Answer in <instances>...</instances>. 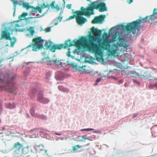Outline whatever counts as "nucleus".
<instances>
[{
    "mask_svg": "<svg viewBox=\"0 0 157 157\" xmlns=\"http://www.w3.org/2000/svg\"><path fill=\"white\" fill-rule=\"evenodd\" d=\"M128 25V23L126 26L119 25L112 27L110 29L108 35L106 33H104L103 37L104 39L102 42L100 38L101 31L93 27L91 30L94 36L90 35L89 39L86 36L79 39V50L80 45H82L90 52L98 56L100 59L103 57L104 49L117 53L119 47L127 48L129 46L127 44L126 38L132 31Z\"/></svg>",
    "mask_w": 157,
    "mask_h": 157,
    "instance_id": "nucleus-1",
    "label": "nucleus"
},
{
    "mask_svg": "<svg viewBox=\"0 0 157 157\" xmlns=\"http://www.w3.org/2000/svg\"><path fill=\"white\" fill-rule=\"evenodd\" d=\"M45 46L47 48H50V50L52 52H55L56 50H60L62 48L66 49L68 48V50L69 51L66 53V55L69 57H71L72 59H75L77 61H78V59L75 58V57L71 55V52L70 51L71 49L69 48L75 46L76 48V49H75L72 51L74 54H78V39L75 40H66L64 44H54L51 41L46 42L45 44Z\"/></svg>",
    "mask_w": 157,
    "mask_h": 157,
    "instance_id": "nucleus-2",
    "label": "nucleus"
},
{
    "mask_svg": "<svg viewBox=\"0 0 157 157\" xmlns=\"http://www.w3.org/2000/svg\"><path fill=\"white\" fill-rule=\"evenodd\" d=\"M147 21L151 22V24L157 22V15L153 14L147 16L144 18H140L136 21L128 23L130 28L133 34L138 33L142 28V24Z\"/></svg>",
    "mask_w": 157,
    "mask_h": 157,
    "instance_id": "nucleus-3",
    "label": "nucleus"
},
{
    "mask_svg": "<svg viewBox=\"0 0 157 157\" xmlns=\"http://www.w3.org/2000/svg\"><path fill=\"white\" fill-rule=\"evenodd\" d=\"M32 41V44L27 47H32L33 51H36L43 48L44 40L41 37L34 38L33 39Z\"/></svg>",
    "mask_w": 157,
    "mask_h": 157,
    "instance_id": "nucleus-4",
    "label": "nucleus"
},
{
    "mask_svg": "<svg viewBox=\"0 0 157 157\" xmlns=\"http://www.w3.org/2000/svg\"><path fill=\"white\" fill-rule=\"evenodd\" d=\"M1 39L10 40L11 47H13L16 41V39L15 37L12 38L10 37V33L7 30H4L2 32Z\"/></svg>",
    "mask_w": 157,
    "mask_h": 157,
    "instance_id": "nucleus-5",
    "label": "nucleus"
},
{
    "mask_svg": "<svg viewBox=\"0 0 157 157\" xmlns=\"http://www.w3.org/2000/svg\"><path fill=\"white\" fill-rule=\"evenodd\" d=\"M13 81V77L11 78V82H7V86L5 87L6 90L8 92L16 94L17 93L16 88L13 86L12 83Z\"/></svg>",
    "mask_w": 157,
    "mask_h": 157,
    "instance_id": "nucleus-6",
    "label": "nucleus"
},
{
    "mask_svg": "<svg viewBox=\"0 0 157 157\" xmlns=\"http://www.w3.org/2000/svg\"><path fill=\"white\" fill-rule=\"evenodd\" d=\"M102 0H98L93 2L91 4H89L88 9L91 11V14H94V9L98 10L99 9V3Z\"/></svg>",
    "mask_w": 157,
    "mask_h": 157,
    "instance_id": "nucleus-7",
    "label": "nucleus"
},
{
    "mask_svg": "<svg viewBox=\"0 0 157 157\" xmlns=\"http://www.w3.org/2000/svg\"><path fill=\"white\" fill-rule=\"evenodd\" d=\"M106 17L105 15H100L98 17H95L92 21V23L102 24L104 21V19Z\"/></svg>",
    "mask_w": 157,
    "mask_h": 157,
    "instance_id": "nucleus-8",
    "label": "nucleus"
},
{
    "mask_svg": "<svg viewBox=\"0 0 157 157\" xmlns=\"http://www.w3.org/2000/svg\"><path fill=\"white\" fill-rule=\"evenodd\" d=\"M93 71V70L92 69H88L85 65L82 67H79V73L81 74H88Z\"/></svg>",
    "mask_w": 157,
    "mask_h": 157,
    "instance_id": "nucleus-9",
    "label": "nucleus"
},
{
    "mask_svg": "<svg viewBox=\"0 0 157 157\" xmlns=\"http://www.w3.org/2000/svg\"><path fill=\"white\" fill-rule=\"evenodd\" d=\"M81 10H79V16L85 15L86 16H90L91 14V11L88 9V7L86 9L82 7L81 8Z\"/></svg>",
    "mask_w": 157,
    "mask_h": 157,
    "instance_id": "nucleus-10",
    "label": "nucleus"
},
{
    "mask_svg": "<svg viewBox=\"0 0 157 157\" xmlns=\"http://www.w3.org/2000/svg\"><path fill=\"white\" fill-rule=\"evenodd\" d=\"M37 100L38 101L44 104L47 103L49 101L48 99L44 97L43 94L40 92L38 93V96L37 97Z\"/></svg>",
    "mask_w": 157,
    "mask_h": 157,
    "instance_id": "nucleus-11",
    "label": "nucleus"
},
{
    "mask_svg": "<svg viewBox=\"0 0 157 157\" xmlns=\"http://www.w3.org/2000/svg\"><path fill=\"white\" fill-rule=\"evenodd\" d=\"M48 65H52L53 64H55L56 65H62V63L61 62V61L58 60L57 59H49V62H47Z\"/></svg>",
    "mask_w": 157,
    "mask_h": 157,
    "instance_id": "nucleus-12",
    "label": "nucleus"
},
{
    "mask_svg": "<svg viewBox=\"0 0 157 157\" xmlns=\"http://www.w3.org/2000/svg\"><path fill=\"white\" fill-rule=\"evenodd\" d=\"M140 72V78H144L147 79L149 78L150 76L147 75L148 73V71L147 70H139Z\"/></svg>",
    "mask_w": 157,
    "mask_h": 157,
    "instance_id": "nucleus-13",
    "label": "nucleus"
},
{
    "mask_svg": "<svg viewBox=\"0 0 157 157\" xmlns=\"http://www.w3.org/2000/svg\"><path fill=\"white\" fill-rule=\"evenodd\" d=\"M74 18H75L76 22L78 24V10H76L75 12L73 14L70 16L67 19V20H69Z\"/></svg>",
    "mask_w": 157,
    "mask_h": 157,
    "instance_id": "nucleus-14",
    "label": "nucleus"
},
{
    "mask_svg": "<svg viewBox=\"0 0 157 157\" xmlns=\"http://www.w3.org/2000/svg\"><path fill=\"white\" fill-rule=\"evenodd\" d=\"M140 72L139 70L137 71H129V72L126 75L129 76L130 77H135L136 78L140 77Z\"/></svg>",
    "mask_w": 157,
    "mask_h": 157,
    "instance_id": "nucleus-15",
    "label": "nucleus"
},
{
    "mask_svg": "<svg viewBox=\"0 0 157 157\" xmlns=\"http://www.w3.org/2000/svg\"><path fill=\"white\" fill-rule=\"evenodd\" d=\"M99 11L100 12H103L105 11H107V7L106 6V4L104 2H102L100 3L99 5Z\"/></svg>",
    "mask_w": 157,
    "mask_h": 157,
    "instance_id": "nucleus-16",
    "label": "nucleus"
},
{
    "mask_svg": "<svg viewBox=\"0 0 157 157\" xmlns=\"http://www.w3.org/2000/svg\"><path fill=\"white\" fill-rule=\"evenodd\" d=\"M20 4L21 6H22L24 8H26L27 9H29L30 8H33V6L29 5V3L24 2L23 1H20Z\"/></svg>",
    "mask_w": 157,
    "mask_h": 157,
    "instance_id": "nucleus-17",
    "label": "nucleus"
},
{
    "mask_svg": "<svg viewBox=\"0 0 157 157\" xmlns=\"http://www.w3.org/2000/svg\"><path fill=\"white\" fill-rule=\"evenodd\" d=\"M68 65L72 67V70L74 71H77L78 70V65L74 63L71 62L70 61L67 62Z\"/></svg>",
    "mask_w": 157,
    "mask_h": 157,
    "instance_id": "nucleus-18",
    "label": "nucleus"
},
{
    "mask_svg": "<svg viewBox=\"0 0 157 157\" xmlns=\"http://www.w3.org/2000/svg\"><path fill=\"white\" fill-rule=\"evenodd\" d=\"M87 19L82 16H79V25L82 26L87 22Z\"/></svg>",
    "mask_w": 157,
    "mask_h": 157,
    "instance_id": "nucleus-19",
    "label": "nucleus"
},
{
    "mask_svg": "<svg viewBox=\"0 0 157 157\" xmlns=\"http://www.w3.org/2000/svg\"><path fill=\"white\" fill-rule=\"evenodd\" d=\"M13 147L14 149L17 150L19 151L23 148V145L22 144L17 142L16 143L13 145Z\"/></svg>",
    "mask_w": 157,
    "mask_h": 157,
    "instance_id": "nucleus-20",
    "label": "nucleus"
},
{
    "mask_svg": "<svg viewBox=\"0 0 157 157\" xmlns=\"http://www.w3.org/2000/svg\"><path fill=\"white\" fill-rule=\"evenodd\" d=\"M39 152L42 154L45 155L46 154L47 151L45 149L44 147L42 145H40L38 146Z\"/></svg>",
    "mask_w": 157,
    "mask_h": 157,
    "instance_id": "nucleus-21",
    "label": "nucleus"
},
{
    "mask_svg": "<svg viewBox=\"0 0 157 157\" xmlns=\"http://www.w3.org/2000/svg\"><path fill=\"white\" fill-rule=\"evenodd\" d=\"M13 26H14L13 31H15L16 32L19 31L20 30V28L21 27V25L13 23L12 25Z\"/></svg>",
    "mask_w": 157,
    "mask_h": 157,
    "instance_id": "nucleus-22",
    "label": "nucleus"
},
{
    "mask_svg": "<svg viewBox=\"0 0 157 157\" xmlns=\"http://www.w3.org/2000/svg\"><path fill=\"white\" fill-rule=\"evenodd\" d=\"M6 105L7 108L10 109H13L15 107V105L14 103L11 104L10 103H8L6 104Z\"/></svg>",
    "mask_w": 157,
    "mask_h": 157,
    "instance_id": "nucleus-23",
    "label": "nucleus"
},
{
    "mask_svg": "<svg viewBox=\"0 0 157 157\" xmlns=\"http://www.w3.org/2000/svg\"><path fill=\"white\" fill-rule=\"evenodd\" d=\"M34 10L36 11H38L40 13H41L42 12V9L40 7H34Z\"/></svg>",
    "mask_w": 157,
    "mask_h": 157,
    "instance_id": "nucleus-24",
    "label": "nucleus"
},
{
    "mask_svg": "<svg viewBox=\"0 0 157 157\" xmlns=\"http://www.w3.org/2000/svg\"><path fill=\"white\" fill-rule=\"evenodd\" d=\"M28 30L32 35H33L35 33V31L33 27H30Z\"/></svg>",
    "mask_w": 157,
    "mask_h": 157,
    "instance_id": "nucleus-25",
    "label": "nucleus"
},
{
    "mask_svg": "<svg viewBox=\"0 0 157 157\" xmlns=\"http://www.w3.org/2000/svg\"><path fill=\"white\" fill-rule=\"evenodd\" d=\"M28 15V14L26 13H24L22 15H19L18 17V18L19 19H21L22 17L25 18L26 16Z\"/></svg>",
    "mask_w": 157,
    "mask_h": 157,
    "instance_id": "nucleus-26",
    "label": "nucleus"
},
{
    "mask_svg": "<svg viewBox=\"0 0 157 157\" xmlns=\"http://www.w3.org/2000/svg\"><path fill=\"white\" fill-rule=\"evenodd\" d=\"M50 6V5L48 4L46 5H45L44 3L42 4L41 5L40 7L42 9H44L45 8H46L47 7H49Z\"/></svg>",
    "mask_w": 157,
    "mask_h": 157,
    "instance_id": "nucleus-27",
    "label": "nucleus"
},
{
    "mask_svg": "<svg viewBox=\"0 0 157 157\" xmlns=\"http://www.w3.org/2000/svg\"><path fill=\"white\" fill-rule=\"evenodd\" d=\"M30 113L31 115L33 117H37L38 116L35 113L33 109L31 110Z\"/></svg>",
    "mask_w": 157,
    "mask_h": 157,
    "instance_id": "nucleus-28",
    "label": "nucleus"
},
{
    "mask_svg": "<svg viewBox=\"0 0 157 157\" xmlns=\"http://www.w3.org/2000/svg\"><path fill=\"white\" fill-rule=\"evenodd\" d=\"M78 148V145H77L73 147V149L71 150V151H77Z\"/></svg>",
    "mask_w": 157,
    "mask_h": 157,
    "instance_id": "nucleus-29",
    "label": "nucleus"
},
{
    "mask_svg": "<svg viewBox=\"0 0 157 157\" xmlns=\"http://www.w3.org/2000/svg\"><path fill=\"white\" fill-rule=\"evenodd\" d=\"M12 1L14 5H18L19 6H21L20 4V2H18L17 1L15 0H12Z\"/></svg>",
    "mask_w": 157,
    "mask_h": 157,
    "instance_id": "nucleus-30",
    "label": "nucleus"
},
{
    "mask_svg": "<svg viewBox=\"0 0 157 157\" xmlns=\"http://www.w3.org/2000/svg\"><path fill=\"white\" fill-rule=\"evenodd\" d=\"M101 79V78H99L98 79H97L96 81L95 82L94 84V86H97L98 84V82H100Z\"/></svg>",
    "mask_w": 157,
    "mask_h": 157,
    "instance_id": "nucleus-31",
    "label": "nucleus"
},
{
    "mask_svg": "<svg viewBox=\"0 0 157 157\" xmlns=\"http://www.w3.org/2000/svg\"><path fill=\"white\" fill-rule=\"evenodd\" d=\"M51 27H49L46 28V29H45L44 31L46 33L50 32L51 30Z\"/></svg>",
    "mask_w": 157,
    "mask_h": 157,
    "instance_id": "nucleus-32",
    "label": "nucleus"
},
{
    "mask_svg": "<svg viewBox=\"0 0 157 157\" xmlns=\"http://www.w3.org/2000/svg\"><path fill=\"white\" fill-rule=\"evenodd\" d=\"M55 3V1H53L51 3V4L49 5L50 6H51L52 8L54 9L55 8V6L54 5V4Z\"/></svg>",
    "mask_w": 157,
    "mask_h": 157,
    "instance_id": "nucleus-33",
    "label": "nucleus"
},
{
    "mask_svg": "<svg viewBox=\"0 0 157 157\" xmlns=\"http://www.w3.org/2000/svg\"><path fill=\"white\" fill-rule=\"evenodd\" d=\"M133 81L134 83H136L139 85H140V82L136 80L133 79Z\"/></svg>",
    "mask_w": 157,
    "mask_h": 157,
    "instance_id": "nucleus-34",
    "label": "nucleus"
},
{
    "mask_svg": "<svg viewBox=\"0 0 157 157\" xmlns=\"http://www.w3.org/2000/svg\"><path fill=\"white\" fill-rule=\"evenodd\" d=\"M82 137L84 139H87V140H90V139L88 138L87 137V135H84L83 136H82Z\"/></svg>",
    "mask_w": 157,
    "mask_h": 157,
    "instance_id": "nucleus-35",
    "label": "nucleus"
},
{
    "mask_svg": "<svg viewBox=\"0 0 157 157\" xmlns=\"http://www.w3.org/2000/svg\"><path fill=\"white\" fill-rule=\"evenodd\" d=\"M151 89H153L155 86V84L153 85L151 84H150L148 86Z\"/></svg>",
    "mask_w": 157,
    "mask_h": 157,
    "instance_id": "nucleus-36",
    "label": "nucleus"
},
{
    "mask_svg": "<svg viewBox=\"0 0 157 157\" xmlns=\"http://www.w3.org/2000/svg\"><path fill=\"white\" fill-rule=\"evenodd\" d=\"M54 8L56 9L57 11H59L60 9V7L58 5H56Z\"/></svg>",
    "mask_w": 157,
    "mask_h": 157,
    "instance_id": "nucleus-37",
    "label": "nucleus"
},
{
    "mask_svg": "<svg viewBox=\"0 0 157 157\" xmlns=\"http://www.w3.org/2000/svg\"><path fill=\"white\" fill-rule=\"evenodd\" d=\"M157 11V9L155 8L153 10V14L157 15V13L156 12Z\"/></svg>",
    "mask_w": 157,
    "mask_h": 157,
    "instance_id": "nucleus-38",
    "label": "nucleus"
},
{
    "mask_svg": "<svg viewBox=\"0 0 157 157\" xmlns=\"http://www.w3.org/2000/svg\"><path fill=\"white\" fill-rule=\"evenodd\" d=\"M72 5L71 4H68L67 5L66 7L67 8L70 9L71 8Z\"/></svg>",
    "mask_w": 157,
    "mask_h": 157,
    "instance_id": "nucleus-39",
    "label": "nucleus"
},
{
    "mask_svg": "<svg viewBox=\"0 0 157 157\" xmlns=\"http://www.w3.org/2000/svg\"><path fill=\"white\" fill-rule=\"evenodd\" d=\"M94 130V129L92 128H85V130L86 131H93Z\"/></svg>",
    "mask_w": 157,
    "mask_h": 157,
    "instance_id": "nucleus-40",
    "label": "nucleus"
},
{
    "mask_svg": "<svg viewBox=\"0 0 157 157\" xmlns=\"http://www.w3.org/2000/svg\"><path fill=\"white\" fill-rule=\"evenodd\" d=\"M62 88H63V87L61 86H59L58 87V88H59V89L60 90H61V91H65V89H63L62 90Z\"/></svg>",
    "mask_w": 157,
    "mask_h": 157,
    "instance_id": "nucleus-41",
    "label": "nucleus"
},
{
    "mask_svg": "<svg viewBox=\"0 0 157 157\" xmlns=\"http://www.w3.org/2000/svg\"><path fill=\"white\" fill-rule=\"evenodd\" d=\"M110 78H111L115 80H117V79L114 76H111L109 77Z\"/></svg>",
    "mask_w": 157,
    "mask_h": 157,
    "instance_id": "nucleus-42",
    "label": "nucleus"
},
{
    "mask_svg": "<svg viewBox=\"0 0 157 157\" xmlns=\"http://www.w3.org/2000/svg\"><path fill=\"white\" fill-rule=\"evenodd\" d=\"M138 115V113H135L133 114V118H135V117H137Z\"/></svg>",
    "mask_w": 157,
    "mask_h": 157,
    "instance_id": "nucleus-43",
    "label": "nucleus"
},
{
    "mask_svg": "<svg viewBox=\"0 0 157 157\" xmlns=\"http://www.w3.org/2000/svg\"><path fill=\"white\" fill-rule=\"evenodd\" d=\"M127 2L129 4H130L133 2V0H127Z\"/></svg>",
    "mask_w": 157,
    "mask_h": 157,
    "instance_id": "nucleus-44",
    "label": "nucleus"
},
{
    "mask_svg": "<svg viewBox=\"0 0 157 157\" xmlns=\"http://www.w3.org/2000/svg\"><path fill=\"white\" fill-rule=\"evenodd\" d=\"M58 20L60 22L62 20V17H58Z\"/></svg>",
    "mask_w": 157,
    "mask_h": 157,
    "instance_id": "nucleus-45",
    "label": "nucleus"
},
{
    "mask_svg": "<svg viewBox=\"0 0 157 157\" xmlns=\"http://www.w3.org/2000/svg\"><path fill=\"white\" fill-rule=\"evenodd\" d=\"M124 82L123 80H121L118 81V83L119 84H122Z\"/></svg>",
    "mask_w": 157,
    "mask_h": 157,
    "instance_id": "nucleus-46",
    "label": "nucleus"
},
{
    "mask_svg": "<svg viewBox=\"0 0 157 157\" xmlns=\"http://www.w3.org/2000/svg\"><path fill=\"white\" fill-rule=\"evenodd\" d=\"M101 132V131H94V132H95V133H97V132L100 133Z\"/></svg>",
    "mask_w": 157,
    "mask_h": 157,
    "instance_id": "nucleus-47",
    "label": "nucleus"
},
{
    "mask_svg": "<svg viewBox=\"0 0 157 157\" xmlns=\"http://www.w3.org/2000/svg\"><path fill=\"white\" fill-rule=\"evenodd\" d=\"M55 133V134H56V135H59V136H60V135H61V134H60V133H57V132H56Z\"/></svg>",
    "mask_w": 157,
    "mask_h": 157,
    "instance_id": "nucleus-48",
    "label": "nucleus"
},
{
    "mask_svg": "<svg viewBox=\"0 0 157 157\" xmlns=\"http://www.w3.org/2000/svg\"><path fill=\"white\" fill-rule=\"evenodd\" d=\"M81 131L83 132V131H86V130H85V129H82L80 130Z\"/></svg>",
    "mask_w": 157,
    "mask_h": 157,
    "instance_id": "nucleus-49",
    "label": "nucleus"
},
{
    "mask_svg": "<svg viewBox=\"0 0 157 157\" xmlns=\"http://www.w3.org/2000/svg\"><path fill=\"white\" fill-rule=\"evenodd\" d=\"M154 52L157 54V49H154Z\"/></svg>",
    "mask_w": 157,
    "mask_h": 157,
    "instance_id": "nucleus-50",
    "label": "nucleus"
},
{
    "mask_svg": "<svg viewBox=\"0 0 157 157\" xmlns=\"http://www.w3.org/2000/svg\"><path fill=\"white\" fill-rule=\"evenodd\" d=\"M155 86L157 88V82L155 83Z\"/></svg>",
    "mask_w": 157,
    "mask_h": 157,
    "instance_id": "nucleus-51",
    "label": "nucleus"
},
{
    "mask_svg": "<svg viewBox=\"0 0 157 157\" xmlns=\"http://www.w3.org/2000/svg\"><path fill=\"white\" fill-rule=\"evenodd\" d=\"M5 79H4V80H2V79H1V78H0V81H1V82H2V81H5Z\"/></svg>",
    "mask_w": 157,
    "mask_h": 157,
    "instance_id": "nucleus-52",
    "label": "nucleus"
},
{
    "mask_svg": "<svg viewBox=\"0 0 157 157\" xmlns=\"http://www.w3.org/2000/svg\"><path fill=\"white\" fill-rule=\"evenodd\" d=\"M58 24V22H56L55 23L54 25H56Z\"/></svg>",
    "mask_w": 157,
    "mask_h": 157,
    "instance_id": "nucleus-53",
    "label": "nucleus"
},
{
    "mask_svg": "<svg viewBox=\"0 0 157 157\" xmlns=\"http://www.w3.org/2000/svg\"><path fill=\"white\" fill-rule=\"evenodd\" d=\"M155 80L157 81V78H156L155 79H153L154 81H155Z\"/></svg>",
    "mask_w": 157,
    "mask_h": 157,
    "instance_id": "nucleus-54",
    "label": "nucleus"
},
{
    "mask_svg": "<svg viewBox=\"0 0 157 157\" xmlns=\"http://www.w3.org/2000/svg\"><path fill=\"white\" fill-rule=\"evenodd\" d=\"M85 62H86H86H89V61H88L87 60H85Z\"/></svg>",
    "mask_w": 157,
    "mask_h": 157,
    "instance_id": "nucleus-55",
    "label": "nucleus"
},
{
    "mask_svg": "<svg viewBox=\"0 0 157 157\" xmlns=\"http://www.w3.org/2000/svg\"><path fill=\"white\" fill-rule=\"evenodd\" d=\"M125 71H122V73L123 74V73H124V72H125Z\"/></svg>",
    "mask_w": 157,
    "mask_h": 157,
    "instance_id": "nucleus-56",
    "label": "nucleus"
},
{
    "mask_svg": "<svg viewBox=\"0 0 157 157\" xmlns=\"http://www.w3.org/2000/svg\"><path fill=\"white\" fill-rule=\"evenodd\" d=\"M89 2H91V1L90 0H87Z\"/></svg>",
    "mask_w": 157,
    "mask_h": 157,
    "instance_id": "nucleus-57",
    "label": "nucleus"
},
{
    "mask_svg": "<svg viewBox=\"0 0 157 157\" xmlns=\"http://www.w3.org/2000/svg\"><path fill=\"white\" fill-rule=\"evenodd\" d=\"M79 149L81 147L80 146H79Z\"/></svg>",
    "mask_w": 157,
    "mask_h": 157,
    "instance_id": "nucleus-58",
    "label": "nucleus"
},
{
    "mask_svg": "<svg viewBox=\"0 0 157 157\" xmlns=\"http://www.w3.org/2000/svg\"><path fill=\"white\" fill-rule=\"evenodd\" d=\"M79 141H82V140H79Z\"/></svg>",
    "mask_w": 157,
    "mask_h": 157,
    "instance_id": "nucleus-59",
    "label": "nucleus"
},
{
    "mask_svg": "<svg viewBox=\"0 0 157 157\" xmlns=\"http://www.w3.org/2000/svg\"><path fill=\"white\" fill-rule=\"evenodd\" d=\"M97 59H98V58H97Z\"/></svg>",
    "mask_w": 157,
    "mask_h": 157,
    "instance_id": "nucleus-60",
    "label": "nucleus"
},
{
    "mask_svg": "<svg viewBox=\"0 0 157 157\" xmlns=\"http://www.w3.org/2000/svg\"><path fill=\"white\" fill-rule=\"evenodd\" d=\"M62 140H63V138H62L61 139Z\"/></svg>",
    "mask_w": 157,
    "mask_h": 157,
    "instance_id": "nucleus-61",
    "label": "nucleus"
},
{
    "mask_svg": "<svg viewBox=\"0 0 157 157\" xmlns=\"http://www.w3.org/2000/svg\"><path fill=\"white\" fill-rule=\"evenodd\" d=\"M152 135H153V133L152 132Z\"/></svg>",
    "mask_w": 157,
    "mask_h": 157,
    "instance_id": "nucleus-62",
    "label": "nucleus"
},
{
    "mask_svg": "<svg viewBox=\"0 0 157 157\" xmlns=\"http://www.w3.org/2000/svg\"><path fill=\"white\" fill-rule=\"evenodd\" d=\"M79 62L80 61V59H79Z\"/></svg>",
    "mask_w": 157,
    "mask_h": 157,
    "instance_id": "nucleus-63",
    "label": "nucleus"
},
{
    "mask_svg": "<svg viewBox=\"0 0 157 157\" xmlns=\"http://www.w3.org/2000/svg\"><path fill=\"white\" fill-rule=\"evenodd\" d=\"M89 144H87V145H88Z\"/></svg>",
    "mask_w": 157,
    "mask_h": 157,
    "instance_id": "nucleus-64",
    "label": "nucleus"
}]
</instances>
